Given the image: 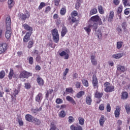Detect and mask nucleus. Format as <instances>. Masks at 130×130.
Returning a JSON list of instances; mask_svg holds the SVG:
<instances>
[{
  "label": "nucleus",
  "mask_w": 130,
  "mask_h": 130,
  "mask_svg": "<svg viewBox=\"0 0 130 130\" xmlns=\"http://www.w3.org/2000/svg\"><path fill=\"white\" fill-rule=\"evenodd\" d=\"M102 96H103V93L99 92L96 90L94 95L95 98H98V99H99L102 98Z\"/></svg>",
  "instance_id": "bb28decb"
},
{
  "label": "nucleus",
  "mask_w": 130,
  "mask_h": 130,
  "mask_svg": "<svg viewBox=\"0 0 130 130\" xmlns=\"http://www.w3.org/2000/svg\"><path fill=\"white\" fill-rule=\"evenodd\" d=\"M82 3H81L80 2H78L77 1V3H76V9H79V8H80V6H81V4Z\"/></svg>",
  "instance_id": "680f3d73"
},
{
  "label": "nucleus",
  "mask_w": 130,
  "mask_h": 130,
  "mask_svg": "<svg viewBox=\"0 0 130 130\" xmlns=\"http://www.w3.org/2000/svg\"><path fill=\"white\" fill-rule=\"evenodd\" d=\"M6 75V73L5 71H2L0 72V79H4L5 76Z\"/></svg>",
  "instance_id": "ea45409f"
},
{
  "label": "nucleus",
  "mask_w": 130,
  "mask_h": 130,
  "mask_svg": "<svg viewBox=\"0 0 130 130\" xmlns=\"http://www.w3.org/2000/svg\"><path fill=\"white\" fill-rule=\"evenodd\" d=\"M53 40L55 43H57L59 41V35L57 29L54 28L52 30Z\"/></svg>",
  "instance_id": "f257e3e1"
},
{
  "label": "nucleus",
  "mask_w": 130,
  "mask_h": 130,
  "mask_svg": "<svg viewBox=\"0 0 130 130\" xmlns=\"http://www.w3.org/2000/svg\"><path fill=\"white\" fill-rule=\"evenodd\" d=\"M76 88H81V82L78 81L76 82Z\"/></svg>",
  "instance_id": "e2e57ef3"
},
{
  "label": "nucleus",
  "mask_w": 130,
  "mask_h": 130,
  "mask_svg": "<svg viewBox=\"0 0 130 130\" xmlns=\"http://www.w3.org/2000/svg\"><path fill=\"white\" fill-rule=\"evenodd\" d=\"M99 109L102 111L104 110V105L101 104L99 107Z\"/></svg>",
  "instance_id": "774afa93"
},
{
  "label": "nucleus",
  "mask_w": 130,
  "mask_h": 130,
  "mask_svg": "<svg viewBox=\"0 0 130 130\" xmlns=\"http://www.w3.org/2000/svg\"><path fill=\"white\" fill-rule=\"evenodd\" d=\"M37 82L40 86H43V85H44V81H43V79H42V78H41L39 76L37 78Z\"/></svg>",
  "instance_id": "9b49d317"
},
{
  "label": "nucleus",
  "mask_w": 130,
  "mask_h": 130,
  "mask_svg": "<svg viewBox=\"0 0 130 130\" xmlns=\"http://www.w3.org/2000/svg\"><path fill=\"white\" fill-rule=\"evenodd\" d=\"M105 120H106V118L104 117V116H102L99 120L100 124L101 126H103V124H104Z\"/></svg>",
  "instance_id": "a878e982"
},
{
  "label": "nucleus",
  "mask_w": 130,
  "mask_h": 130,
  "mask_svg": "<svg viewBox=\"0 0 130 130\" xmlns=\"http://www.w3.org/2000/svg\"><path fill=\"white\" fill-rule=\"evenodd\" d=\"M42 110V108L40 107L39 109H31V112L32 113V114L36 115V114L38 113L39 111H41Z\"/></svg>",
  "instance_id": "4be33fe9"
},
{
  "label": "nucleus",
  "mask_w": 130,
  "mask_h": 130,
  "mask_svg": "<svg viewBox=\"0 0 130 130\" xmlns=\"http://www.w3.org/2000/svg\"><path fill=\"white\" fill-rule=\"evenodd\" d=\"M114 114L115 117H119V115H120V108L118 107L116 108L114 112Z\"/></svg>",
  "instance_id": "5701e85b"
},
{
  "label": "nucleus",
  "mask_w": 130,
  "mask_h": 130,
  "mask_svg": "<svg viewBox=\"0 0 130 130\" xmlns=\"http://www.w3.org/2000/svg\"><path fill=\"white\" fill-rule=\"evenodd\" d=\"M43 98V96H42V93H39V94L36 96L35 100L36 102H38L39 104H40Z\"/></svg>",
  "instance_id": "1a4fd4ad"
},
{
  "label": "nucleus",
  "mask_w": 130,
  "mask_h": 130,
  "mask_svg": "<svg viewBox=\"0 0 130 130\" xmlns=\"http://www.w3.org/2000/svg\"><path fill=\"white\" fill-rule=\"evenodd\" d=\"M13 91H14V96H15V97H16V96H17V95H18V94H19V91L16 89H14Z\"/></svg>",
  "instance_id": "5fc2aeb1"
},
{
  "label": "nucleus",
  "mask_w": 130,
  "mask_h": 130,
  "mask_svg": "<svg viewBox=\"0 0 130 130\" xmlns=\"http://www.w3.org/2000/svg\"><path fill=\"white\" fill-rule=\"evenodd\" d=\"M31 35H32V32L28 31L26 32L25 36L23 38L24 42H28L29 40H30V37H31Z\"/></svg>",
  "instance_id": "0eeeda50"
},
{
  "label": "nucleus",
  "mask_w": 130,
  "mask_h": 130,
  "mask_svg": "<svg viewBox=\"0 0 130 130\" xmlns=\"http://www.w3.org/2000/svg\"><path fill=\"white\" fill-rule=\"evenodd\" d=\"M123 44V42H118L117 43V48L118 49H120L122 47V45Z\"/></svg>",
  "instance_id": "c9c22d12"
},
{
  "label": "nucleus",
  "mask_w": 130,
  "mask_h": 130,
  "mask_svg": "<svg viewBox=\"0 0 130 130\" xmlns=\"http://www.w3.org/2000/svg\"><path fill=\"white\" fill-rule=\"evenodd\" d=\"M11 36H12V29L6 28V31L5 32L6 38L9 39V38H11Z\"/></svg>",
  "instance_id": "6e6552de"
},
{
  "label": "nucleus",
  "mask_w": 130,
  "mask_h": 130,
  "mask_svg": "<svg viewBox=\"0 0 130 130\" xmlns=\"http://www.w3.org/2000/svg\"><path fill=\"white\" fill-rule=\"evenodd\" d=\"M82 84L85 86L88 87L89 86V83L88 82V81L84 79L82 80Z\"/></svg>",
  "instance_id": "a19ab883"
},
{
  "label": "nucleus",
  "mask_w": 130,
  "mask_h": 130,
  "mask_svg": "<svg viewBox=\"0 0 130 130\" xmlns=\"http://www.w3.org/2000/svg\"><path fill=\"white\" fill-rule=\"evenodd\" d=\"M31 122H33L35 125H39L41 123V121L37 118L34 117Z\"/></svg>",
  "instance_id": "a211bd4d"
},
{
  "label": "nucleus",
  "mask_w": 130,
  "mask_h": 130,
  "mask_svg": "<svg viewBox=\"0 0 130 130\" xmlns=\"http://www.w3.org/2000/svg\"><path fill=\"white\" fill-rule=\"evenodd\" d=\"M31 76H32V73L26 71H23L20 72L19 78V79H28L29 77H31Z\"/></svg>",
  "instance_id": "f03ea898"
},
{
  "label": "nucleus",
  "mask_w": 130,
  "mask_h": 130,
  "mask_svg": "<svg viewBox=\"0 0 130 130\" xmlns=\"http://www.w3.org/2000/svg\"><path fill=\"white\" fill-rule=\"evenodd\" d=\"M66 100L69 101V102H71V103L73 104V105H76V101L74 100V99L70 96L68 95L66 97Z\"/></svg>",
  "instance_id": "dca6fc26"
},
{
  "label": "nucleus",
  "mask_w": 130,
  "mask_h": 130,
  "mask_svg": "<svg viewBox=\"0 0 130 130\" xmlns=\"http://www.w3.org/2000/svg\"><path fill=\"white\" fill-rule=\"evenodd\" d=\"M96 13H97V9L96 8H93L91 9V11H90V14L91 15H95V14H96Z\"/></svg>",
  "instance_id": "4c0bfd02"
},
{
  "label": "nucleus",
  "mask_w": 130,
  "mask_h": 130,
  "mask_svg": "<svg viewBox=\"0 0 130 130\" xmlns=\"http://www.w3.org/2000/svg\"><path fill=\"white\" fill-rule=\"evenodd\" d=\"M33 118H34V117H33L32 115L30 114H27L25 115V119L27 120V121H29V122H32V121L33 120Z\"/></svg>",
  "instance_id": "aec40b11"
},
{
  "label": "nucleus",
  "mask_w": 130,
  "mask_h": 130,
  "mask_svg": "<svg viewBox=\"0 0 130 130\" xmlns=\"http://www.w3.org/2000/svg\"><path fill=\"white\" fill-rule=\"evenodd\" d=\"M36 61H40L41 60V57H40V56L39 55H37V57L36 58Z\"/></svg>",
  "instance_id": "052dcab7"
},
{
  "label": "nucleus",
  "mask_w": 130,
  "mask_h": 130,
  "mask_svg": "<svg viewBox=\"0 0 130 130\" xmlns=\"http://www.w3.org/2000/svg\"><path fill=\"white\" fill-rule=\"evenodd\" d=\"M29 64H33V57H30L28 60Z\"/></svg>",
  "instance_id": "bf43d9fd"
},
{
  "label": "nucleus",
  "mask_w": 130,
  "mask_h": 130,
  "mask_svg": "<svg viewBox=\"0 0 130 130\" xmlns=\"http://www.w3.org/2000/svg\"><path fill=\"white\" fill-rule=\"evenodd\" d=\"M66 115H67V113L64 111H60L58 114L59 117H61V118H63V117H66Z\"/></svg>",
  "instance_id": "cd10ccee"
},
{
  "label": "nucleus",
  "mask_w": 130,
  "mask_h": 130,
  "mask_svg": "<svg viewBox=\"0 0 130 130\" xmlns=\"http://www.w3.org/2000/svg\"><path fill=\"white\" fill-rule=\"evenodd\" d=\"M66 91L68 93H73L74 92V89H73L72 87H70L66 88Z\"/></svg>",
  "instance_id": "79ce46f5"
},
{
  "label": "nucleus",
  "mask_w": 130,
  "mask_h": 130,
  "mask_svg": "<svg viewBox=\"0 0 130 130\" xmlns=\"http://www.w3.org/2000/svg\"><path fill=\"white\" fill-rule=\"evenodd\" d=\"M117 70L118 72H121L122 73H124V72H125V67L121 65H117Z\"/></svg>",
  "instance_id": "2eb2a0df"
},
{
  "label": "nucleus",
  "mask_w": 130,
  "mask_h": 130,
  "mask_svg": "<svg viewBox=\"0 0 130 130\" xmlns=\"http://www.w3.org/2000/svg\"><path fill=\"white\" fill-rule=\"evenodd\" d=\"M92 85L94 89H96V90H98V80H97V77H96V76H93L92 77Z\"/></svg>",
  "instance_id": "423d86ee"
},
{
  "label": "nucleus",
  "mask_w": 130,
  "mask_h": 130,
  "mask_svg": "<svg viewBox=\"0 0 130 130\" xmlns=\"http://www.w3.org/2000/svg\"><path fill=\"white\" fill-rule=\"evenodd\" d=\"M53 92V90L50 89L48 91H47L46 94V97H48V96H49V94H51V93H52Z\"/></svg>",
  "instance_id": "09e8293b"
},
{
  "label": "nucleus",
  "mask_w": 130,
  "mask_h": 130,
  "mask_svg": "<svg viewBox=\"0 0 130 130\" xmlns=\"http://www.w3.org/2000/svg\"><path fill=\"white\" fill-rule=\"evenodd\" d=\"M50 10H51V8H50L49 6H48L46 8L45 12L49 13V12H50Z\"/></svg>",
  "instance_id": "4d7b16f0"
},
{
  "label": "nucleus",
  "mask_w": 130,
  "mask_h": 130,
  "mask_svg": "<svg viewBox=\"0 0 130 130\" xmlns=\"http://www.w3.org/2000/svg\"><path fill=\"white\" fill-rule=\"evenodd\" d=\"M7 49V44L3 43L0 45V54L3 53V52H5Z\"/></svg>",
  "instance_id": "9d476101"
},
{
  "label": "nucleus",
  "mask_w": 130,
  "mask_h": 130,
  "mask_svg": "<svg viewBox=\"0 0 130 130\" xmlns=\"http://www.w3.org/2000/svg\"><path fill=\"white\" fill-rule=\"evenodd\" d=\"M86 102L88 105H91V103H92V98L89 95L86 96Z\"/></svg>",
  "instance_id": "b1692460"
},
{
  "label": "nucleus",
  "mask_w": 130,
  "mask_h": 130,
  "mask_svg": "<svg viewBox=\"0 0 130 130\" xmlns=\"http://www.w3.org/2000/svg\"><path fill=\"white\" fill-rule=\"evenodd\" d=\"M83 95H85V92L84 91H80L76 94L77 98H81Z\"/></svg>",
  "instance_id": "c85d7f7f"
},
{
  "label": "nucleus",
  "mask_w": 130,
  "mask_h": 130,
  "mask_svg": "<svg viewBox=\"0 0 130 130\" xmlns=\"http://www.w3.org/2000/svg\"><path fill=\"white\" fill-rule=\"evenodd\" d=\"M98 9L100 14H104V11H103V7H102V6H99Z\"/></svg>",
  "instance_id": "f704fd0d"
},
{
  "label": "nucleus",
  "mask_w": 130,
  "mask_h": 130,
  "mask_svg": "<svg viewBox=\"0 0 130 130\" xmlns=\"http://www.w3.org/2000/svg\"><path fill=\"white\" fill-rule=\"evenodd\" d=\"M90 21L94 22V23H97L98 25H102L103 24L101 18H100L98 15L91 17L90 18Z\"/></svg>",
  "instance_id": "20e7f679"
},
{
  "label": "nucleus",
  "mask_w": 130,
  "mask_h": 130,
  "mask_svg": "<svg viewBox=\"0 0 130 130\" xmlns=\"http://www.w3.org/2000/svg\"><path fill=\"white\" fill-rule=\"evenodd\" d=\"M75 121V118L73 117V116H70L69 117V122L70 123H72V122H74Z\"/></svg>",
  "instance_id": "37998d69"
},
{
  "label": "nucleus",
  "mask_w": 130,
  "mask_h": 130,
  "mask_svg": "<svg viewBox=\"0 0 130 130\" xmlns=\"http://www.w3.org/2000/svg\"><path fill=\"white\" fill-rule=\"evenodd\" d=\"M78 120L79 124H81V125H84V123L85 122V119L82 117H79L78 118Z\"/></svg>",
  "instance_id": "72a5a7b5"
},
{
  "label": "nucleus",
  "mask_w": 130,
  "mask_h": 130,
  "mask_svg": "<svg viewBox=\"0 0 130 130\" xmlns=\"http://www.w3.org/2000/svg\"><path fill=\"white\" fill-rule=\"evenodd\" d=\"M45 6H46V5L45 4V3L44 2H41L40 3V6H39V10H42L43 8H44V7H45Z\"/></svg>",
  "instance_id": "58836bf2"
},
{
  "label": "nucleus",
  "mask_w": 130,
  "mask_h": 130,
  "mask_svg": "<svg viewBox=\"0 0 130 130\" xmlns=\"http://www.w3.org/2000/svg\"><path fill=\"white\" fill-rule=\"evenodd\" d=\"M53 3L55 6H58L59 5V3H60V0H54Z\"/></svg>",
  "instance_id": "603ef678"
},
{
  "label": "nucleus",
  "mask_w": 130,
  "mask_h": 130,
  "mask_svg": "<svg viewBox=\"0 0 130 130\" xmlns=\"http://www.w3.org/2000/svg\"><path fill=\"white\" fill-rule=\"evenodd\" d=\"M6 28H8V29L11 28V17H7L6 20Z\"/></svg>",
  "instance_id": "ddd939ff"
},
{
  "label": "nucleus",
  "mask_w": 130,
  "mask_h": 130,
  "mask_svg": "<svg viewBox=\"0 0 130 130\" xmlns=\"http://www.w3.org/2000/svg\"><path fill=\"white\" fill-rule=\"evenodd\" d=\"M126 113H127V114H128L130 112V107H129V105H128V104H126V105H125L124 106Z\"/></svg>",
  "instance_id": "473e14b6"
},
{
  "label": "nucleus",
  "mask_w": 130,
  "mask_h": 130,
  "mask_svg": "<svg viewBox=\"0 0 130 130\" xmlns=\"http://www.w3.org/2000/svg\"><path fill=\"white\" fill-rule=\"evenodd\" d=\"M71 16L72 17H77L78 16V12L74 11L71 13Z\"/></svg>",
  "instance_id": "de8ad7c7"
},
{
  "label": "nucleus",
  "mask_w": 130,
  "mask_h": 130,
  "mask_svg": "<svg viewBox=\"0 0 130 130\" xmlns=\"http://www.w3.org/2000/svg\"><path fill=\"white\" fill-rule=\"evenodd\" d=\"M122 12V6H120L118 8L117 13L118 14H120Z\"/></svg>",
  "instance_id": "13d9d810"
},
{
  "label": "nucleus",
  "mask_w": 130,
  "mask_h": 130,
  "mask_svg": "<svg viewBox=\"0 0 130 130\" xmlns=\"http://www.w3.org/2000/svg\"><path fill=\"white\" fill-rule=\"evenodd\" d=\"M96 36L99 39H101V37H102V34L101 33V30H98L96 32Z\"/></svg>",
  "instance_id": "e433bc0d"
},
{
  "label": "nucleus",
  "mask_w": 130,
  "mask_h": 130,
  "mask_svg": "<svg viewBox=\"0 0 130 130\" xmlns=\"http://www.w3.org/2000/svg\"><path fill=\"white\" fill-rule=\"evenodd\" d=\"M112 56L114 58H115L116 59H118L121 57H122V56H123V53H120L118 54H113Z\"/></svg>",
  "instance_id": "412c9836"
},
{
  "label": "nucleus",
  "mask_w": 130,
  "mask_h": 130,
  "mask_svg": "<svg viewBox=\"0 0 130 130\" xmlns=\"http://www.w3.org/2000/svg\"><path fill=\"white\" fill-rule=\"evenodd\" d=\"M19 19L22 20V21H25L26 19H29L30 18V13L29 12H27L25 14L23 13H20L19 14Z\"/></svg>",
  "instance_id": "39448f33"
},
{
  "label": "nucleus",
  "mask_w": 130,
  "mask_h": 130,
  "mask_svg": "<svg viewBox=\"0 0 130 130\" xmlns=\"http://www.w3.org/2000/svg\"><path fill=\"white\" fill-rule=\"evenodd\" d=\"M25 89H30V88H31V85H30V83H25Z\"/></svg>",
  "instance_id": "864d4df0"
},
{
  "label": "nucleus",
  "mask_w": 130,
  "mask_h": 130,
  "mask_svg": "<svg viewBox=\"0 0 130 130\" xmlns=\"http://www.w3.org/2000/svg\"><path fill=\"white\" fill-rule=\"evenodd\" d=\"M93 29H94V30H96L98 28V25L97 23H95L93 25H92V26Z\"/></svg>",
  "instance_id": "69168bd1"
},
{
  "label": "nucleus",
  "mask_w": 130,
  "mask_h": 130,
  "mask_svg": "<svg viewBox=\"0 0 130 130\" xmlns=\"http://www.w3.org/2000/svg\"><path fill=\"white\" fill-rule=\"evenodd\" d=\"M8 5H9V7L10 8H12V7L14 6V3L13 2V0H8Z\"/></svg>",
  "instance_id": "a18cd8bd"
},
{
  "label": "nucleus",
  "mask_w": 130,
  "mask_h": 130,
  "mask_svg": "<svg viewBox=\"0 0 130 130\" xmlns=\"http://www.w3.org/2000/svg\"><path fill=\"white\" fill-rule=\"evenodd\" d=\"M66 8H62L60 11V14L63 15L66 14Z\"/></svg>",
  "instance_id": "c03bdc74"
},
{
  "label": "nucleus",
  "mask_w": 130,
  "mask_h": 130,
  "mask_svg": "<svg viewBox=\"0 0 130 130\" xmlns=\"http://www.w3.org/2000/svg\"><path fill=\"white\" fill-rule=\"evenodd\" d=\"M111 110V107L110 106V104H107V112H110Z\"/></svg>",
  "instance_id": "8fccbe9b"
},
{
  "label": "nucleus",
  "mask_w": 130,
  "mask_h": 130,
  "mask_svg": "<svg viewBox=\"0 0 130 130\" xmlns=\"http://www.w3.org/2000/svg\"><path fill=\"white\" fill-rule=\"evenodd\" d=\"M23 27H24V29L25 30H26L27 31H29V32H31L33 31V28L32 27L30 26L29 25L27 24H24L23 25Z\"/></svg>",
  "instance_id": "f8f14e48"
},
{
  "label": "nucleus",
  "mask_w": 130,
  "mask_h": 130,
  "mask_svg": "<svg viewBox=\"0 0 130 130\" xmlns=\"http://www.w3.org/2000/svg\"><path fill=\"white\" fill-rule=\"evenodd\" d=\"M56 103L57 104H61V103H62V99H61L60 98L57 99L56 100Z\"/></svg>",
  "instance_id": "3c124183"
},
{
  "label": "nucleus",
  "mask_w": 130,
  "mask_h": 130,
  "mask_svg": "<svg viewBox=\"0 0 130 130\" xmlns=\"http://www.w3.org/2000/svg\"><path fill=\"white\" fill-rule=\"evenodd\" d=\"M106 88H105V92H113L114 91V86L110 85V83L106 82L104 84Z\"/></svg>",
  "instance_id": "7ed1b4c3"
},
{
  "label": "nucleus",
  "mask_w": 130,
  "mask_h": 130,
  "mask_svg": "<svg viewBox=\"0 0 130 130\" xmlns=\"http://www.w3.org/2000/svg\"><path fill=\"white\" fill-rule=\"evenodd\" d=\"M95 57H96L94 55L90 56V60L93 66H97V60L96 59Z\"/></svg>",
  "instance_id": "4468645a"
},
{
  "label": "nucleus",
  "mask_w": 130,
  "mask_h": 130,
  "mask_svg": "<svg viewBox=\"0 0 130 130\" xmlns=\"http://www.w3.org/2000/svg\"><path fill=\"white\" fill-rule=\"evenodd\" d=\"M68 33V29H67V27H66L65 26H63L62 28V31L61 32V36L62 37H64V35H66V34Z\"/></svg>",
  "instance_id": "393cba45"
},
{
  "label": "nucleus",
  "mask_w": 130,
  "mask_h": 130,
  "mask_svg": "<svg viewBox=\"0 0 130 130\" xmlns=\"http://www.w3.org/2000/svg\"><path fill=\"white\" fill-rule=\"evenodd\" d=\"M33 44H34V42L33 41H30L28 42V45L27 46L28 48H31L32 46H33Z\"/></svg>",
  "instance_id": "49530a36"
},
{
  "label": "nucleus",
  "mask_w": 130,
  "mask_h": 130,
  "mask_svg": "<svg viewBox=\"0 0 130 130\" xmlns=\"http://www.w3.org/2000/svg\"><path fill=\"white\" fill-rule=\"evenodd\" d=\"M70 128L71 130H76L77 129V126H75L72 125L70 126Z\"/></svg>",
  "instance_id": "338daca9"
},
{
  "label": "nucleus",
  "mask_w": 130,
  "mask_h": 130,
  "mask_svg": "<svg viewBox=\"0 0 130 130\" xmlns=\"http://www.w3.org/2000/svg\"><path fill=\"white\" fill-rule=\"evenodd\" d=\"M91 27H92V24H89L88 26L84 28V30L89 34L91 32Z\"/></svg>",
  "instance_id": "c756f323"
},
{
  "label": "nucleus",
  "mask_w": 130,
  "mask_h": 130,
  "mask_svg": "<svg viewBox=\"0 0 130 130\" xmlns=\"http://www.w3.org/2000/svg\"><path fill=\"white\" fill-rule=\"evenodd\" d=\"M60 56H64V59H69V57H70V55L69 54H67V52L64 51H62L61 53H59Z\"/></svg>",
  "instance_id": "f3484780"
},
{
  "label": "nucleus",
  "mask_w": 130,
  "mask_h": 130,
  "mask_svg": "<svg viewBox=\"0 0 130 130\" xmlns=\"http://www.w3.org/2000/svg\"><path fill=\"white\" fill-rule=\"evenodd\" d=\"M128 96V94L126 92H122V99H127Z\"/></svg>",
  "instance_id": "2f4dec72"
},
{
  "label": "nucleus",
  "mask_w": 130,
  "mask_h": 130,
  "mask_svg": "<svg viewBox=\"0 0 130 130\" xmlns=\"http://www.w3.org/2000/svg\"><path fill=\"white\" fill-rule=\"evenodd\" d=\"M114 17V12H113V11H110L109 17L108 18V22H112V20H113Z\"/></svg>",
  "instance_id": "6ab92c4d"
},
{
  "label": "nucleus",
  "mask_w": 130,
  "mask_h": 130,
  "mask_svg": "<svg viewBox=\"0 0 130 130\" xmlns=\"http://www.w3.org/2000/svg\"><path fill=\"white\" fill-rule=\"evenodd\" d=\"M129 8H126L125 10H124V14L125 15H128V14H129Z\"/></svg>",
  "instance_id": "0e129e2a"
},
{
  "label": "nucleus",
  "mask_w": 130,
  "mask_h": 130,
  "mask_svg": "<svg viewBox=\"0 0 130 130\" xmlns=\"http://www.w3.org/2000/svg\"><path fill=\"white\" fill-rule=\"evenodd\" d=\"M122 28L124 29V30H125L126 28V22H123L122 23Z\"/></svg>",
  "instance_id": "6e6d98bb"
},
{
  "label": "nucleus",
  "mask_w": 130,
  "mask_h": 130,
  "mask_svg": "<svg viewBox=\"0 0 130 130\" xmlns=\"http://www.w3.org/2000/svg\"><path fill=\"white\" fill-rule=\"evenodd\" d=\"M13 76H14V70L13 69H10V71L8 75V78L9 80H12L13 78Z\"/></svg>",
  "instance_id": "7c9ffc66"
}]
</instances>
